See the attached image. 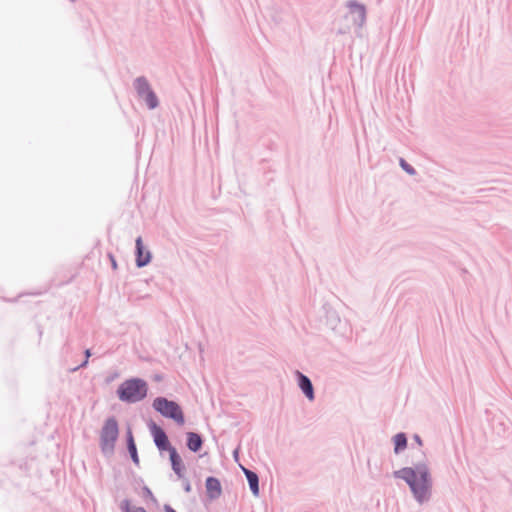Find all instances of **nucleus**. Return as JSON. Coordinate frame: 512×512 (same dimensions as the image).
<instances>
[{
  "instance_id": "nucleus-1",
  "label": "nucleus",
  "mask_w": 512,
  "mask_h": 512,
  "mask_svg": "<svg viewBox=\"0 0 512 512\" xmlns=\"http://www.w3.org/2000/svg\"><path fill=\"white\" fill-rule=\"evenodd\" d=\"M394 476L407 482L418 502L423 503L429 499L431 482L425 465H419L415 469L403 468L394 472Z\"/></svg>"
},
{
  "instance_id": "nucleus-2",
  "label": "nucleus",
  "mask_w": 512,
  "mask_h": 512,
  "mask_svg": "<svg viewBox=\"0 0 512 512\" xmlns=\"http://www.w3.org/2000/svg\"><path fill=\"white\" fill-rule=\"evenodd\" d=\"M147 383L141 379H129L118 388L117 394L120 400L135 403L144 399L147 395Z\"/></svg>"
},
{
  "instance_id": "nucleus-3",
  "label": "nucleus",
  "mask_w": 512,
  "mask_h": 512,
  "mask_svg": "<svg viewBox=\"0 0 512 512\" xmlns=\"http://www.w3.org/2000/svg\"><path fill=\"white\" fill-rule=\"evenodd\" d=\"M153 407L164 417L171 418L180 425L184 424L183 412L176 402L158 397L153 401Z\"/></svg>"
},
{
  "instance_id": "nucleus-4",
  "label": "nucleus",
  "mask_w": 512,
  "mask_h": 512,
  "mask_svg": "<svg viewBox=\"0 0 512 512\" xmlns=\"http://www.w3.org/2000/svg\"><path fill=\"white\" fill-rule=\"evenodd\" d=\"M118 432L117 421L114 418L107 419L101 431V447L103 451H113Z\"/></svg>"
},
{
  "instance_id": "nucleus-5",
  "label": "nucleus",
  "mask_w": 512,
  "mask_h": 512,
  "mask_svg": "<svg viewBox=\"0 0 512 512\" xmlns=\"http://www.w3.org/2000/svg\"><path fill=\"white\" fill-rule=\"evenodd\" d=\"M151 433L153 435L154 442H155L156 446L160 450H168L169 451V448L171 446L169 444L168 437L165 434V432L163 431V429L161 427L157 426L156 424H153L151 426Z\"/></svg>"
},
{
  "instance_id": "nucleus-6",
  "label": "nucleus",
  "mask_w": 512,
  "mask_h": 512,
  "mask_svg": "<svg viewBox=\"0 0 512 512\" xmlns=\"http://www.w3.org/2000/svg\"><path fill=\"white\" fill-rule=\"evenodd\" d=\"M206 492L210 499H217L222 493V487L220 481L214 477H208L206 479Z\"/></svg>"
},
{
  "instance_id": "nucleus-7",
  "label": "nucleus",
  "mask_w": 512,
  "mask_h": 512,
  "mask_svg": "<svg viewBox=\"0 0 512 512\" xmlns=\"http://www.w3.org/2000/svg\"><path fill=\"white\" fill-rule=\"evenodd\" d=\"M136 251H137V265L139 267L145 266L150 261V253L149 251H145L142 243V238L138 237L136 239Z\"/></svg>"
},
{
  "instance_id": "nucleus-8",
  "label": "nucleus",
  "mask_w": 512,
  "mask_h": 512,
  "mask_svg": "<svg viewBox=\"0 0 512 512\" xmlns=\"http://www.w3.org/2000/svg\"><path fill=\"white\" fill-rule=\"evenodd\" d=\"M298 376H299V387L301 388V390L304 392V394L306 395V397L309 400H313L314 399V391H313L311 381L309 380L308 377H306L305 375H303L300 372H298Z\"/></svg>"
},
{
  "instance_id": "nucleus-9",
  "label": "nucleus",
  "mask_w": 512,
  "mask_h": 512,
  "mask_svg": "<svg viewBox=\"0 0 512 512\" xmlns=\"http://www.w3.org/2000/svg\"><path fill=\"white\" fill-rule=\"evenodd\" d=\"M169 455H170V460H171L173 470L175 471L176 474H178L180 476L182 473V470H183V464H182L181 457L179 456V454L177 453V451L174 447L169 448Z\"/></svg>"
},
{
  "instance_id": "nucleus-10",
  "label": "nucleus",
  "mask_w": 512,
  "mask_h": 512,
  "mask_svg": "<svg viewBox=\"0 0 512 512\" xmlns=\"http://www.w3.org/2000/svg\"><path fill=\"white\" fill-rule=\"evenodd\" d=\"M187 446L191 451L197 452L202 446L201 437L194 432H189L187 434Z\"/></svg>"
},
{
  "instance_id": "nucleus-11",
  "label": "nucleus",
  "mask_w": 512,
  "mask_h": 512,
  "mask_svg": "<svg viewBox=\"0 0 512 512\" xmlns=\"http://www.w3.org/2000/svg\"><path fill=\"white\" fill-rule=\"evenodd\" d=\"M244 472H245V475L247 477V480H248V483H249V486H250V489L252 491V493L257 496L259 494V486H258V476L256 473L248 470V469H244Z\"/></svg>"
},
{
  "instance_id": "nucleus-12",
  "label": "nucleus",
  "mask_w": 512,
  "mask_h": 512,
  "mask_svg": "<svg viewBox=\"0 0 512 512\" xmlns=\"http://www.w3.org/2000/svg\"><path fill=\"white\" fill-rule=\"evenodd\" d=\"M127 442H128V451L131 455V458L135 464H139V458L137 454L136 445L134 442L133 434L131 430L127 432Z\"/></svg>"
},
{
  "instance_id": "nucleus-13",
  "label": "nucleus",
  "mask_w": 512,
  "mask_h": 512,
  "mask_svg": "<svg viewBox=\"0 0 512 512\" xmlns=\"http://www.w3.org/2000/svg\"><path fill=\"white\" fill-rule=\"evenodd\" d=\"M135 88L140 97H144V94L148 93L151 88L145 78H137L135 81Z\"/></svg>"
},
{
  "instance_id": "nucleus-14",
  "label": "nucleus",
  "mask_w": 512,
  "mask_h": 512,
  "mask_svg": "<svg viewBox=\"0 0 512 512\" xmlns=\"http://www.w3.org/2000/svg\"><path fill=\"white\" fill-rule=\"evenodd\" d=\"M395 444V453H399V451L403 450L407 446V438L404 433H399L394 437Z\"/></svg>"
},
{
  "instance_id": "nucleus-15",
  "label": "nucleus",
  "mask_w": 512,
  "mask_h": 512,
  "mask_svg": "<svg viewBox=\"0 0 512 512\" xmlns=\"http://www.w3.org/2000/svg\"><path fill=\"white\" fill-rule=\"evenodd\" d=\"M142 98L146 101V103L150 109H154L157 107L158 100H157L155 93L152 90H150L148 93L144 94V97H142Z\"/></svg>"
},
{
  "instance_id": "nucleus-16",
  "label": "nucleus",
  "mask_w": 512,
  "mask_h": 512,
  "mask_svg": "<svg viewBox=\"0 0 512 512\" xmlns=\"http://www.w3.org/2000/svg\"><path fill=\"white\" fill-rule=\"evenodd\" d=\"M121 509H122L123 512H147L142 507H133V506H131V504H130V502L128 500H124L121 503Z\"/></svg>"
},
{
  "instance_id": "nucleus-17",
  "label": "nucleus",
  "mask_w": 512,
  "mask_h": 512,
  "mask_svg": "<svg viewBox=\"0 0 512 512\" xmlns=\"http://www.w3.org/2000/svg\"><path fill=\"white\" fill-rule=\"evenodd\" d=\"M352 11L357 14L360 22L362 23L365 19V8L362 5L351 4Z\"/></svg>"
},
{
  "instance_id": "nucleus-18",
  "label": "nucleus",
  "mask_w": 512,
  "mask_h": 512,
  "mask_svg": "<svg viewBox=\"0 0 512 512\" xmlns=\"http://www.w3.org/2000/svg\"><path fill=\"white\" fill-rule=\"evenodd\" d=\"M400 165L407 173L411 175L415 173L414 169L404 159H400Z\"/></svg>"
},
{
  "instance_id": "nucleus-19",
  "label": "nucleus",
  "mask_w": 512,
  "mask_h": 512,
  "mask_svg": "<svg viewBox=\"0 0 512 512\" xmlns=\"http://www.w3.org/2000/svg\"><path fill=\"white\" fill-rule=\"evenodd\" d=\"M85 355H86V359H85L84 363L81 366H85L88 363V358L91 355L90 350H86L85 351Z\"/></svg>"
},
{
  "instance_id": "nucleus-20",
  "label": "nucleus",
  "mask_w": 512,
  "mask_h": 512,
  "mask_svg": "<svg viewBox=\"0 0 512 512\" xmlns=\"http://www.w3.org/2000/svg\"><path fill=\"white\" fill-rule=\"evenodd\" d=\"M165 512H176L171 506L165 505L164 506Z\"/></svg>"
},
{
  "instance_id": "nucleus-21",
  "label": "nucleus",
  "mask_w": 512,
  "mask_h": 512,
  "mask_svg": "<svg viewBox=\"0 0 512 512\" xmlns=\"http://www.w3.org/2000/svg\"><path fill=\"white\" fill-rule=\"evenodd\" d=\"M415 440H416L419 444H421V440H420L419 436H415Z\"/></svg>"
},
{
  "instance_id": "nucleus-22",
  "label": "nucleus",
  "mask_w": 512,
  "mask_h": 512,
  "mask_svg": "<svg viewBox=\"0 0 512 512\" xmlns=\"http://www.w3.org/2000/svg\"><path fill=\"white\" fill-rule=\"evenodd\" d=\"M112 266H113L114 268H116V267H117V264H116L115 260H113V261H112Z\"/></svg>"
}]
</instances>
